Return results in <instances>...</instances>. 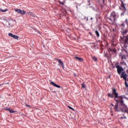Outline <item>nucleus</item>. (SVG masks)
<instances>
[{
	"mask_svg": "<svg viewBox=\"0 0 128 128\" xmlns=\"http://www.w3.org/2000/svg\"><path fill=\"white\" fill-rule=\"evenodd\" d=\"M120 28L121 30L120 32L123 36V37H120V40L124 44V48H128V34H126L128 32V18H126L124 22H122V24L120 25Z\"/></svg>",
	"mask_w": 128,
	"mask_h": 128,
	"instance_id": "obj_1",
	"label": "nucleus"
},
{
	"mask_svg": "<svg viewBox=\"0 0 128 128\" xmlns=\"http://www.w3.org/2000/svg\"><path fill=\"white\" fill-rule=\"evenodd\" d=\"M112 94L110 93H108V98H120V104H122L124 103V98H125L126 100H128V98L126 97V95H122L118 96V93L116 92V89L114 88H112Z\"/></svg>",
	"mask_w": 128,
	"mask_h": 128,
	"instance_id": "obj_2",
	"label": "nucleus"
},
{
	"mask_svg": "<svg viewBox=\"0 0 128 128\" xmlns=\"http://www.w3.org/2000/svg\"><path fill=\"white\" fill-rule=\"evenodd\" d=\"M118 18H119L118 14H116V12L113 11L110 13V16L109 17H107V18L110 20V22H116Z\"/></svg>",
	"mask_w": 128,
	"mask_h": 128,
	"instance_id": "obj_3",
	"label": "nucleus"
},
{
	"mask_svg": "<svg viewBox=\"0 0 128 128\" xmlns=\"http://www.w3.org/2000/svg\"><path fill=\"white\" fill-rule=\"evenodd\" d=\"M120 106H121V112H126L128 113V107L124 104V103H123L122 104H120Z\"/></svg>",
	"mask_w": 128,
	"mask_h": 128,
	"instance_id": "obj_4",
	"label": "nucleus"
},
{
	"mask_svg": "<svg viewBox=\"0 0 128 128\" xmlns=\"http://www.w3.org/2000/svg\"><path fill=\"white\" fill-rule=\"evenodd\" d=\"M120 5L119 7V10H124V12H126V4H124V1L122 0H120Z\"/></svg>",
	"mask_w": 128,
	"mask_h": 128,
	"instance_id": "obj_5",
	"label": "nucleus"
},
{
	"mask_svg": "<svg viewBox=\"0 0 128 128\" xmlns=\"http://www.w3.org/2000/svg\"><path fill=\"white\" fill-rule=\"evenodd\" d=\"M116 68H117V72L118 74H121L122 72L124 71V68L122 67V66L118 64H116Z\"/></svg>",
	"mask_w": 128,
	"mask_h": 128,
	"instance_id": "obj_6",
	"label": "nucleus"
},
{
	"mask_svg": "<svg viewBox=\"0 0 128 128\" xmlns=\"http://www.w3.org/2000/svg\"><path fill=\"white\" fill-rule=\"evenodd\" d=\"M54 60H57V62H58V66H60L63 70H64V62H62V60L60 59H58V58H55Z\"/></svg>",
	"mask_w": 128,
	"mask_h": 128,
	"instance_id": "obj_7",
	"label": "nucleus"
},
{
	"mask_svg": "<svg viewBox=\"0 0 128 128\" xmlns=\"http://www.w3.org/2000/svg\"><path fill=\"white\" fill-rule=\"evenodd\" d=\"M121 75L120 76L121 78H123L124 80H126V78H128V74L126 73V72H122L121 73Z\"/></svg>",
	"mask_w": 128,
	"mask_h": 128,
	"instance_id": "obj_8",
	"label": "nucleus"
},
{
	"mask_svg": "<svg viewBox=\"0 0 128 128\" xmlns=\"http://www.w3.org/2000/svg\"><path fill=\"white\" fill-rule=\"evenodd\" d=\"M114 111L118 112H122V107L121 106H118V104H116L114 107Z\"/></svg>",
	"mask_w": 128,
	"mask_h": 128,
	"instance_id": "obj_9",
	"label": "nucleus"
},
{
	"mask_svg": "<svg viewBox=\"0 0 128 128\" xmlns=\"http://www.w3.org/2000/svg\"><path fill=\"white\" fill-rule=\"evenodd\" d=\"M8 36L10 38H14L15 40H18V36L15 34H13L12 33H8Z\"/></svg>",
	"mask_w": 128,
	"mask_h": 128,
	"instance_id": "obj_10",
	"label": "nucleus"
},
{
	"mask_svg": "<svg viewBox=\"0 0 128 128\" xmlns=\"http://www.w3.org/2000/svg\"><path fill=\"white\" fill-rule=\"evenodd\" d=\"M104 58H106L108 60H110V55L108 54V52H104Z\"/></svg>",
	"mask_w": 128,
	"mask_h": 128,
	"instance_id": "obj_11",
	"label": "nucleus"
},
{
	"mask_svg": "<svg viewBox=\"0 0 128 128\" xmlns=\"http://www.w3.org/2000/svg\"><path fill=\"white\" fill-rule=\"evenodd\" d=\"M50 84L52 86H56V88H60V86L56 84L54 82H51Z\"/></svg>",
	"mask_w": 128,
	"mask_h": 128,
	"instance_id": "obj_12",
	"label": "nucleus"
},
{
	"mask_svg": "<svg viewBox=\"0 0 128 128\" xmlns=\"http://www.w3.org/2000/svg\"><path fill=\"white\" fill-rule=\"evenodd\" d=\"M127 56H128V55H126V54H122L120 58H121L122 60H126Z\"/></svg>",
	"mask_w": 128,
	"mask_h": 128,
	"instance_id": "obj_13",
	"label": "nucleus"
},
{
	"mask_svg": "<svg viewBox=\"0 0 128 128\" xmlns=\"http://www.w3.org/2000/svg\"><path fill=\"white\" fill-rule=\"evenodd\" d=\"M74 58H76V60H79V62H84V59H82V58L75 56Z\"/></svg>",
	"mask_w": 128,
	"mask_h": 128,
	"instance_id": "obj_14",
	"label": "nucleus"
},
{
	"mask_svg": "<svg viewBox=\"0 0 128 128\" xmlns=\"http://www.w3.org/2000/svg\"><path fill=\"white\" fill-rule=\"evenodd\" d=\"M97 38H100V32L98 30L94 31Z\"/></svg>",
	"mask_w": 128,
	"mask_h": 128,
	"instance_id": "obj_15",
	"label": "nucleus"
},
{
	"mask_svg": "<svg viewBox=\"0 0 128 128\" xmlns=\"http://www.w3.org/2000/svg\"><path fill=\"white\" fill-rule=\"evenodd\" d=\"M120 66H126V62L124 61L121 62H120Z\"/></svg>",
	"mask_w": 128,
	"mask_h": 128,
	"instance_id": "obj_16",
	"label": "nucleus"
},
{
	"mask_svg": "<svg viewBox=\"0 0 128 128\" xmlns=\"http://www.w3.org/2000/svg\"><path fill=\"white\" fill-rule=\"evenodd\" d=\"M20 14L22 15L26 14V11L24 10H20Z\"/></svg>",
	"mask_w": 128,
	"mask_h": 128,
	"instance_id": "obj_17",
	"label": "nucleus"
},
{
	"mask_svg": "<svg viewBox=\"0 0 128 128\" xmlns=\"http://www.w3.org/2000/svg\"><path fill=\"white\" fill-rule=\"evenodd\" d=\"M9 112H10V114H14V112H16V111H14V110L10 109V110H9Z\"/></svg>",
	"mask_w": 128,
	"mask_h": 128,
	"instance_id": "obj_18",
	"label": "nucleus"
},
{
	"mask_svg": "<svg viewBox=\"0 0 128 128\" xmlns=\"http://www.w3.org/2000/svg\"><path fill=\"white\" fill-rule=\"evenodd\" d=\"M108 52H109V54H110V56H112V54H110V52H112V48H108Z\"/></svg>",
	"mask_w": 128,
	"mask_h": 128,
	"instance_id": "obj_19",
	"label": "nucleus"
},
{
	"mask_svg": "<svg viewBox=\"0 0 128 128\" xmlns=\"http://www.w3.org/2000/svg\"><path fill=\"white\" fill-rule=\"evenodd\" d=\"M100 6L102 10V8H104V4H102V2L100 3Z\"/></svg>",
	"mask_w": 128,
	"mask_h": 128,
	"instance_id": "obj_20",
	"label": "nucleus"
},
{
	"mask_svg": "<svg viewBox=\"0 0 128 128\" xmlns=\"http://www.w3.org/2000/svg\"><path fill=\"white\" fill-rule=\"evenodd\" d=\"M4 20H5V22H10V20H14L12 18H10L8 20L4 19Z\"/></svg>",
	"mask_w": 128,
	"mask_h": 128,
	"instance_id": "obj_21",
	"label": "nucleus"
},
{
	"mask_svg": "<svg viewBox=\"0 0 128 128\" xmlns=\"http://www.w3.org/2000/svg\"><path fill=\"white\" fill-rule=\"evenodd\" d=\"M112 52H114V54H116V55L118 54V52H116V49H112Z\"/></svg>",
	"mask_w": 128,
	"mask_h": 128,
	"instance_id": "obj_22",
	"label": "nucleus"
},
{
	"mask_svg": "<svg viewBox=\"0 0 128 128\" xmlns=\"http://www.w3.org/2000/svg\"><path fill=\"white\" fill-rule=\"evenodd\" d=\"M15 12H18V14H20V9H14Z\"/></svg>",
	"mask_w": 128,
	"mask_h": 128,
	"instance_id": "obj_23",
	"label": "nucleus"
},
{
	"mask_svg": "<svg viewBox=\"0 0 128 128\" xmlns=\"http://www.w3.org/2000/svg\"><path fill=\"white\" fill-rule=\"evenodd\" d=\"M8 10L7 9H5V10H2L1 8H0V12H6Z\"/></svg>",
	"mask_w": 128,
	"mask_h": 128,
	"instance_id": "obj_24",
	"label": "nucleus"
},
{
	"mask_svg": "<svg viewBox=\"0 0 128 128\" xmlns=\"http://www.w3.org/2000/svg\"><path fill=\"white\" fill-rule=\"evenodd\" d=\"M122 12L120 14V16H124V14H126V11L124 10H122Z\"/></svg>",
	"mask_w": 128,
	"mask_h": 128,
	"instance_id": "obj_25",
	"label": "nucleus"
},
{
	"mask_svg": "<svg viewBox=\"0 0 128 128\" xmlns=\"http://www.w3.org/2000/svg\"><path fill=\"white\" fill-rule=\"evenodd\" d=\"M28 14L30 15V16H34V14L32 13V12H29L28 13Z\"/></svg>",
	"mask_w": 128,
	"mask_h": 128,
	"instance_id": "obj_26",
	"label": "nucleus"
},
{
	"mask_svg": "<svg viewBox=\"0 0 128 128\" xmlns=\"http://www.w3.org/2000/svg\"><path fill=\"white\" fill-rule=\"evenodd\" d=\"M82 88H86V84H84V82H83L82 84Z\"/></svg>",
	"mask_w": 128,
	"mask_h": 128,
	"instance_id": "obj_27",
	"label": "nucleus"
},
{
	"mask_svg": "<svg viewBox=\"0 0 128 128\" xmlns=\"http://www.w3.org/2000/svg\"><path fill=\"white\" fill-rule=\"evenodd\" d=\"M93 60H94V62H98V58L96 56H93Z\"/></svg>",
	"mask_w": 128,
	"mask_h": 128,
	"instance_id": "obj_28",
	"label": "nucleus"
},
{
	"mask_svg": "<svg viewBox=\"0 0 128 128\" xmlns=\"http://www.w3.org/2000/svg\"><path fill=\"white\" fill-rule=\"evenodd\" d=\"M124 84H125L126 88H128V82H126V80H125Z\"/></svg>",
	"mask_w": 128,
	"mask_h": 128,
	"instance_id": "obj_29",
	"label": "nucleus"
},
{
	"mask_svg": "<svg viewBox=\"0 0 128 128\" xmlns=\"http://www.w3.org/2000/svg\"><path fill=\"white\" fill-rule=\"evenodd\" d=\"M84 20H86V22H88V18L86 16H84Z\"/></svg>",
	"mask_w": 128,
	"mask_h": 128,
	"instance_id": "obj_30",
	"label": "nucleus"
},
{
	"mask_svg": "<svg viewBox=\"0 0 128 128\" xmlns=\"http://www.w3.org/2000/svg\"><path fill=\"white\" fill-rule=\"evenodd\" d=\"M68 108L70 110H74V108H72V107H71L70 106H68Z\"/></svg>",
	"mask_w": 128,
	"mask_h": 128,
	"instance_id": "obj_31",
	"label": "nucleus"
},
{
	"mask_svg": "<svg viewBox=\"0 0 128 128\" xmlns=\"http://www.w3.org/2000/svg\"><path fill=\"white\" fill-rule=\"evenodd\" d=\"M10 108H4V110H8V112L10 111Z\"/></svg>",
	"mask_w": 128,
	"mask_h": 128,
	"instance_id": "obj_32",
	"label": "nucleus"
},
{
	"mask_svg": "<svg viewBox=\"0 0 128 128\" xmlns=\"http://www.w3.org/2000/svg\"><path fill=\"white\" fill-rule=\"evenodd\" d=\"M60 4H62V6H64V2H60Z\"/></svg>",
	"mask_w": 128,
	"mask_h": 128,
	"instance_id": "obj_33",
	"label": "nucleus"
},
{
	"mask_svg": "<svg viewBox=\"0 0 128 128\" xmlns=\"http://www.w3.org/2000/svg\"><path fill=\"white\" fill-rule=\"evenodd\" d=\"M125 12H126V15L128 16V10L126 9V10Z\"/></svg>",
	"mask_w": 128,
	"mask_h": 128,
	"instance_id": "obj_34",
	"label": "nucleus"
},
{
	"mask_svg": "<svg viewBox=\"0 0 128 128\" xmlns=\"http://www.w3.org/2000/svg\"><path fill=\"white\" fill-rule=\"evenodd\" d=\"M102 3L103 4L104 6H106V0H102Z\"/></svg>",
	"mask_w": 128,
	"mask_h": 128,
	"instance_id": "obj_35",
	"label": "nucleus"
},
{
	"mask_svg": "<svg viewBox=\"0 0 128 128\" xmlns=\"http://www.w3.org/2000/svg\"><path fill=\"white\" fill-rule=\"evenodd\" d=\"M116 104H120V100H116Z\"/></svg>",
	"mask_w": 128,
	"mask_h": 128,
	"instance_id": "obj_36",
	"label": "nucleus"
},
{
	"mask_svg": "<svg viewBox=\"0 0 128 128\" xmlns=\"http://www.w3.org/2000/svg\"><path fill=\"white\" fill-rule=\"evenodd\" d=\"M122 52H120V54H119V57L120 58L122 56Z\"/></svg>",
	"mask_w": 128,
	"mask_h": 128,
	"instance_id": "obj_37",
	"label": "nucleus"
},
{
	"mask_svg": "<svg viewBox=\"0 0 128 128\" xmlns=\"http://www.w3.org/2000/svg\"><path fill=\"white\" fill-rule=\"evenodd\" d=\"M89 44H95L94 42H90L89 43Z\"/></svg>",
	"mask_w": 128,
	"mask_h": 128,
	"instance_id": "obj_38",
	"label": "nucleus"
},
{
	"mask_svg": "<svg viewBox=\"0 0 128 128\" xmlns=\"http://www.w3.org/2000/svg\"><path fill=\"white\" fill-rule=\"evenodd\" d=\"M116 98H116V96H114V100H115V102H116V100H116Z\"/></svg>",
	"mask_w": 128,
	"mask_h": 128,
	"instance_id": "obj_39",
	"label": "nucleus"
},
{
	"mask_svg": "<svg viewBox=\"0 0 128 128\" xmlns=\"http://www.w3.org/2000/svg\"><path fill=\"white\" fill-rule=\"evenodd\" d=\"M87 2H88V3L90 2V0H87Z\"/></svg>",
	"mask_w": 128,
	"mask_h": 128,
	"instance_id": "obj_40",
	"label": "nucleus"
},
{
	"mask_svg": "<svg viewBox=\"0 0 128 128\" xmlns=\"http://www.w3.org/2000/svg\"><path fill=\"white\" fill-rule=\"evenodd\" d=\"M124 117H122H122L120 118V119H121V120H124Z\"/></svg>",
	"mask_w": 128,
	"mask_h": 128,
	"instance_id": "obj_41",
	"label": "nucleus"
},
{
	"mask_svg": "<svg viewBox=\"0 0 128 128\" xmlns=\"http://www.w3.org/2000/svg\"><path fill=\"white\" fill-rule=\"evenodd\" d=\"M80 24L81 26H84V24H82V23H80Z\"/></svg>",
	"mask_w": 128,
	"mask_h": 128,
	"instance_id": "obj_42",
	"label": "nucleus"
},
{
	"mask_svg": "<svg viewBox=\"0 0 128 128\" xmlns=\"http://www.w3.org/2000/svg\"><path fill=\"white\" fill-rule=\"evenodd\" d=\"M90 3H88V6H90Z\"/></svg>",
	"mask_w": 128,
	"mask_h": 128,
	"instance_id": "obj_43",
	"label": "nucleus"
},
{
	"mask_svg": "<svg viewBox=\"0 0 128 128\" xmlns=\"http://www.w3.org/2000/svg\"><path fill=\"white\" fill-rule=\"evenodd\" d=\"M111 106H114V104H111Z\"/></svg>",
	"mask_w": 128,
	"mask_h": 128,
	"instance_id": "obj_44",
	"label": "nucleus"
},
{
	"mask_svg": "<svg viewBox=\"0 0 128 128\" xmlns=\"http://www.w3.org/2000/svg\"><path fill=\"white\" fill-rule=\"evenodd\" d=\"M8 26H10L12 24L10 22H8Z\"/></svg>",
	"mask_w": 128,
	"mask_h": 128,
	"instance_id": "obj_45",
	"label": "nucleus"
},
{
	"mask_svg": "<svg viewBox=\"0 0 128 128\" xmlns=\"http://www.w3.org/2000/svg\"><path fill=\"white\" fill-rule=\"evenodd\" d=\"M96 45H94V46H93V48H96Z\"/></svg>",
	"mask_w": 128,
	"mask_h": 128,
	"instance_id": "obj_46",
	"label": "nucleus"
},
{
	"mask_svg": "<svg viewBox=\"0 0 128 128\" xmlns=\"http://www.w3.org/2000/svg\"><path fill=\"white\" fill-rule=\"evenodd\" d=\"M90 20H92V17H91V18H90Z\"/></svg>",
	"mask_w": 128,
	"mask_h": 128,
	"instance_id": "obj_47",
	"label": "nucleus"
},
{
	"mask_svg": "<svg viewBox=\"0 0 128 128\" xmlns=\"http://www.w3.org/2000/svg\"><path fill=\"white\" fill-rule=\"evenodd\" d=\"M124 118H125V120H126V116H124Z\"/></svg>",
	"mask_w": 128,
	"mask_h": 128,
	"instance_id": "obj_48",
	"label": "nucleus"
},
{
	"mask_svg": "<svg viewBox=\"0 0 128 128\" xmlns=\"http://www.w3.org/2000/svg\"><path fill=\"white\" fill-rule=\"evenodd\" d=\"M100 54H102V50L101 52H100Z\"/></svg>",
	"mask_w": 128,
	"mask_h": 128,
	"instance_id": "obj_49",
	"label": "nucleus"
},
{
	"mask_svg": "<svg viewBox=\"0 0 128 128\" xmlns=\"http://www.w3.org/2000/svg\"><path fill=\"white\" fill-rule=\"evenodd\" d=\"M26 106H30L28 105V104H26Z\"/></svg>",
	"mask_w": 128,
	"mask_h": 128,
	"instance_id": "obj_50",
	"label": "nucleus"
},
{
	"mask_svg": "<svg viewBox=\"0 0 128 128\" xmlns=\"http://www.w3.org/2000/svg\"><path fill=\"white\" fill-rule=\"evenodd\" d=\"M116 68V66H113V68Z\"/></svg>",
	"mask_w": 128,
	"mask_h": 128,
	"instance_id": "obj_51",
	"label": "nucleus"
},
{
	"mask_svg": "<svg viewBox=\"0 0 128 128\" xmlns=\"http://www.w3.org/2000/svg\"><path fill=\"white\" fill-rule=\"evenodd\" d=\"M127 57L128 58V54H127Z\"/></svg>",
	"mask_w": 128,
	"mask_h": 128,
	"instance_id": "obj_52",
	"label": "nucleus"
},
{
	"mask_svg": "<svg viewBox=\"0 0 128 128\" xmlns=\"http://www.w3.org/2000/svg\"><path fill=\"white\" fill-rule=\"evenodd\" d=\"M14 22H16V20H14Z\"/></svg>",
	"mask_w": 128,
	"mask_h": 128,
	"instance_id": "obj_53",
	"label": "nucleus"
},
{
	"mask_svg": "<svg viewBox=\"0 0 128 128\" xmlns=\"http://www.w3.org/2000/svg\"><path fill=\"white\" fill-rule=\"evenodd\" d=\"M0 86H2V84H0Z\"/></svg>",
	"mask_w": 128,
	"mask_h": 128,
	"instance_id": "obj_54",
	"label": "nucleus"
},
{
	"mask_svg": "<svg viewBox=\"0 0 128 128\" xmlns=\"http://www.w3.org/2000/svg\"><path fill=\"white\" fill-rule=\"evenodd\" d=\"M126 100H128V99H126Z\"/></svg>",
	"mask_w": 128,
	"mask_h": 128,
	"instance_id": "obj_55",
	"label": "nucleus"
}]
</instances>
